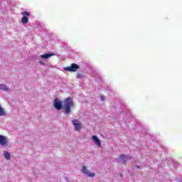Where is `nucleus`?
<instances>
[{
  "label": "nucleus",
  "instance_id": "2",
  "mask_svg": "<svg viewBox=\"0 0 182 182\" xmlns=\"http://www.w3.org/2000/svg\"><path fill=\"white\" fill-rule=\"evenodd\" d=\"M23 16L21 18L22 23H28L29 22V16H31V13L29 11L21 12Z\"/></svg>",
  "mask_w": 182,
  "mask_h": 182
},
{
  "label": "nucleus",
  "instance_id": "12",
  "mask_svg": "<svg viewBox=\"0 0 182 182\" xmlns=\"http://www.w3.org/2000/svg\"><path fill=\"white\" fill-rule=\"evenodd\" d=\"M4 155L6 160H9L11 159V154H9L7 151H4Z\"/></svg>",
  "mask_w": 182,
  "mask_h": 182
},
{
  "label": "nucleus",
  "instance_id": "8",
  "mask_svg": "<svg viewBox=\"0 0 182 182\" xmlns=\"http://www.w3.org/2000/svg\"><path fill=\"white\" fill-rule=\"evenodd\" d=\"M52 56H55V53H46L43 55H41L40 58H41V59H49V58H50Z\"/></svg>",
  "mask_w": 182,
  "mask_h": 182
},
{
  "label": "nucleus",
  "instance_id": "1",
  "mask_svg": "<svg viewBox=\"0 0 182 182\" xmlns=\"http://www.w3.org/2000/svg\"><path fill=\"white\" fill-rule=\"evenodd\" d=\"M75 106V102L70 97H67L64 100L63 109L65 114H69L72 112L70 109L71 107Z\"/></svg>",
  "mask_w": 182,
  "mask_h": 182
},
{
  "label": "nucleus",
  "instance_id": "9",
  "mask_svg": "<svg viewBox=\"0 0 182 182\" xmlns=\"http://www.w3.org/2000/svg\"><path fill=\"white\" fill-rule=\"evenodd\" d=\"M93 141H95V143L96 144L97 146H99V147H100V146H102V144L100 143V140L99 139V138H97V136L94 135L92 137Z\"/></svg>",
  "mask_w": 182,
  "mask_h": 182
},
{
  "label": "nucleus",
  "instance_id": "16",
  "mask_svg": "<svg viewBox=\"0 0 182 182\" xmlns=\"http://www.w3.org/2000/svg\"><path fill=\"white\" fill-rule=\"evenodd\" d=\"M39 63H40L41 65H43V62H42V61H40Z\"/></svg>",
  "mask_w": 182,
  "mask_h": 182
},
{
  "label": "nucleus",
  "instance_id": "11",
  "mask_svg": "<svg viewBox=\"0 0 182 182\" xmlns=\"http://www.w3.org/2000/svg\"><path fill=\"white\" fill-rule=\"evenodd\" d=\"M0 89L1 90H3L4 92H8V90H9V88H8V87H6V85H0Z\"/></svg>",
  "mask_w": 182,
  "mask_h": 182
},
{
  "label": "nucleus",
  "instance_id": "6",
  "mask_svg": "<svg viewBox=\"0 0 182 182\" xmlns=\"http://www.w3.org/2000/svg\"><path fill=\"white\" fill-rule=\"evenodd\" d=\"M0 144L1 146H8V138L4 135H0Z\"/></svg>",
  "mask_w": 182,
  "mask_h": 182
},
{
  "label": "nucleus",
  "instance_id": "13",
  "mask_svg": "<svg viewBox=\"0 0 182 182\" xmlns=\"http://www.w3.org/2000/svg\"><path fill=\"white\" fill-rule=\"evenodd\" d=\"M5 114H6V113H5V110L0 105V116H5Z\"/></svg>",
  "mask_w": 182,
  "mask_h": 182
},
{
  "label": "nucleus",
  "instance_id": "15",
  "mask_svg": "<svg viewBox=\"0 0 182 182\" xmlns=\"http://www.w3.org/2000/svg\"><path fill=\"white\" fill-rule=\"evenodd\" d=\"M100 99H101V100H105V96L101 95V96H100Z\"/></svg>",
  "mask_w": 182,
  "mask_h": 182
},
{
  "label": "nucleus",
  "instance_id": "4",
  "mask_svg": "<svg viewBox=\"0 0 182 182\" xmlns=\"http://www.w3.org/2000/svg\"><path fill=\"white\" fill-rule=\"evenodd\" d=\"M82 173L88 177H95V176H96V173L90 172L89 170H87V166H82Z\"/></svg>",
  "mask_w": 182,
  "mask_h": 182
},
{
  "label": "nucleus",
  "instance_id": "3",
  "mask_svg": "<svg viewBox=\"0 0 182 182\" xmlns=\"http://www.w3.org/2000/svg\"><path fill=\"white\" fill-rule=\"evenodd\" d=\"M79 65L76 63H72L70 67H66L65 68V70H67V72H76L78 69H80Z\"/></svg>",
  "mask_w": 182,
  "mask_h": 182
},
{
  "label": "nucleus",
  "instance_id": "5",
  "mask_svg": "<svg viewBox=\"0 0 182 182\" xmlns=\"http://www.w3.org/2000/svg\"><path fill=\"white\" fill-rule=\"evenodd\" d=\"M54 107L58 110H62L63 109V105H62V101L55 99L54 100Z\"/></svg>",
  "mask_w": 182,
  "mask_h": 182
},
{
  "label": "nucleus",
  "instance_id": "7",
  "mask_svg": "<svg viewBox=\"0 0 182 182\" xmlns=\"http://www.w3.org/2000/svg\"><path fill=\"white\" fill-rule=\"evenodd\" d=\"M73 124L75 127V130H80L82 129V124L79 123V121L77 119L73 120Z\"/></svg>",
  "mask_w": 182,
  "mask_h": 182
},
{
  "label": "nucleus",
  "instance_id": "14",
  "mask_svg": "<svg viewBox=\"0 0 182 182\" xmlns=\"http://www.w3.org/2000/svg\"><path fill=\"white\" fill-rule=\"evenodd\" d=\"M77 79H83V74L82 73H78L77 75Z\"/></svg>",
  "mask_w": 182,
  "mask_h": 182
},
{
  "label": "nucleus",
  "instance_id": "10",
  "mask_svg": "<svg viewBox=\"0 0 182 182\" xmlns=\"http://www.w3.org/2000/svg\"><path fill=\"white\" fill-rule=\"evenodd\" d=\"M128 159H129V156L124 155V154H122L119 156V161H123L124 163H125V161H127Z\"/></svg>",
  "mask_w": 182,
  "mask_h": 182
}]
</instances>
